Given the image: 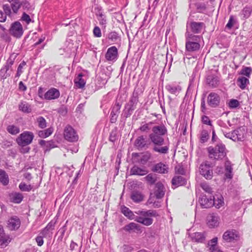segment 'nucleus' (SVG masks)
<instances>
[{
    "mask_svg": "<svg viewBox=\"0 0 252 252\" xmlns=\"http://www.w3.org/2000/svg\"><path fill=\"white\" fill-rule=\"evenodd\" d=\"M20 224V219L16 216H13L8 220L6 227L10 230H15L19 228Z\"/></svg>",
    "mask_w": 252,
    "mask_h": 252,
    "instance_id": "2eb2a0df",
    "label": "nucleus"
},
{
    "mask_svg": "<svg viewBox=\"0 0 252 252\" xmlns=\"http://www.w3.org/2000/svg\"><path fill=\"white\" fill-rule=\"evenodd\" d=\"M210 250L211 252H223L215 245H211L210 247Z\"/></svg>",
    "mask_w": 252,
    "mask_h": 252,
    "instance_id": "e2e57ef3",
    "label": "nucleus"
},
{
    "mask_svg": "<svg viewBox=\"0 0 252 252\" xmlns=\"http://www.w3.org/2000/svg\"><path fill=\"white\" fill-rule=\"evenodd\" d=\"M33 134L30 131H25L17 138L18 144L21 146H26L31 144L33 139Z\"/></svg>",
    "mask_w": 252,
    "mask_h": 252,
    "instance_id": "0eeeda50",
    "label": "nucleus"
},
{
    "mask_svg": "<svg viewBox=\"0 0 252 252\" xmlns=\"http://www.w3.org/2000/svg\"><path fill=\"white\" fill-rule=\"evenodd\" d=\"M10 242L9 237L6 235L2 226L0 225V246L1 247L6 246Z\"/></svg>",
    "mask_w": 252,
    "mask_h": 252,
    "instance_id": "b1692460",
    "label": "nucleus"
},
{
    "mask_svg": "<svg viewBox=\"0 0 252 252\" xmlns=\"http://www.w3.org/2000/svg\"><path fill=\"white\" fill-rule=\"evenodd\" d=\"M122 213L128 219L134 220L135 221L146 226H149L153 223V220L149 217L157 216L156 211L154 210L138 211L135 212L138 216H135L129 208L125 206L122 208Z\"/></svg>",
    "mask_w": 252,
    "mask_h": 252,
    "instance_id": "f03ea898",
    "label": "nucleus"
},
{
    "mask_svg": "<svg viewBox=\"0 0 252 252\" xmlns=\"http://www.w3.org/2000/svg\"><path fill=\"white\" fill-rule=\"evenodd\" d=\"M234 135V141H242L244 139V134L241 128H237L233 130Z\"/></svg>",
    "mask_w": 252,
    "mask_h": 252,
    "instance_id": "c9c22d12",
    "label": "nucleus"
},
{
    "mask_svg": "<svg viewBox=\"0 0 252 252\" xmlns=\"http://www.w3.org/2000/svg\"><path fill=\"white\" fill-rule=\"evenodd\" d=\"M0 182L4 186L7 185L9 183L8 175L6 172L0 169Z\"/></svg>",
    "mask_w": 252,
    "mask_h": 252,
    "instance_id": "473e14b6",
    "label": "nucleus"
},
{
    "mask_svg": "<svg viewBox=\"0 0 252 252\" xmlns=\"http://www.w3.org/2000/svg\"><path fill=\"white\" fill-rule=\"evenodd\" d=\"M153 122H150L148 124H146L142 126H141L139 128V129L142 132H147L149 130H150V127H149V125L153 124Z\"/></svg>",
    "mask_w": 252,
    "mask_h": 252,
    "instance_id": "4d7b16f0",
    "label": "nucleus"
},
{
    "mask_svg": "<svg viewBox=\"0 0 252 252\" xmlns=\"http://www.w3.org/2000/svg\"><path fill=\"white\" fill-rule=\"evenodd\" d=\"M123 250L124 252H131L133 251V248L131 246L125 245L123 246Z\"/></svg>",
    "mask_w": 252,
    "mask_h": 252,
    "instance_id": "69168bd1",
    "label": "nucleus"
},
{
    "mask_svg": "<svg viewBox=\"0 0 252 252\" xmlns=\"http://www.w3.org/2000/svg\"><path fill=\"white\" fill-rule=\"evenodd\" d=\"M26 65V62L23 61L18 66L16 73V77H19L22 73L23 66Z\"/></svg>",
    "mask_w": 252,
    "mask_h": 252,
    "instance_id": "5fc2aeb1",
    "label": "nucleus"
},
{
    "mask_svg": "<svg viewBox=\"0 0 252 252\" xmlns=\"http://www.w3.org/2000/svg\"><path fill=\"white\" fill-rule=\"evenodd\" d=\"M186 180L180 175L175 176L172 179V184L173 186L179 187L183 186L186 183Z\"/></svg>",
    "mask_w": 252,
    "mask_h": 252,
    "instance_id": "bb28decb",
    "label": "nucleus"
},
{
    "mask_svg": "<svg viewBox=\"0 0 252 252\" xmlns=\"http://www.w3.org/2000/svg\"><path fill=\"white\" fill-rule=\"evenodd\" d=\"M9 199L12 202L20 203L23 199V196L19 192H12L9 194Z\"/></svg>",
    "mask_w": 252,
    "mask_h": 252,
    "instance_id": "cd10ccee",
    "label": "nucleus"
},
{
    "mask_svg": "<svg viewBox=\"0 0 252 252\" xmlns=\"http://www.w3.org/2000/svg\"><path fill=\"white\" fill-rule=\"evenodd\" d=\"M2 9L3 10L4 12V14L6 16L7 15V16H8L9 17L11 16L12 12H11V10L10 7V6L8 4H5L3 5Z\"/></svg>",
    "mask_w": 252,
    "mask_h": 252,
    "instance_id": "603ef678",
    "label": "nucleus"
},
{
    "mask_svg": "<svg viewBox=\"0 0 252 252\" xmlns=\"http://www.w3.org/2000/svg\"><path fill=\"white\" fill-rule=\"evenodd\" d=\"M145 180L150 185L155 183L157 180V177L152 173L149 174L145 177Z\"/></svg>",
    "mask_w": 252,
    "mask_h": 252,
    "instance_id": "79ce46f5",
    "label": "nucleus"
},
{
    "mask_svg": "<svg viewBox=\"0 0 252 252\" xmlns=\"http://www.w3.org/2000/svg\"><path fill=\"white\" fill-rule=\"evenodd\" d=\"M167 132V130L164 125L154 126L152 128V133L149 137L154 144L153 150L160 154H166L169 151V145H163L164 139L163 136Z\"/></svg>",
    "mask_w": 252,
    "mask_h": 252,
    "instance_id": "f257e3e1",
    "label": "nucleus"
},
{
    "mask_svg": "<svg viewBox=\"0 0 252 252\" xmlns=\"http://www.w3.org/2000/svg\"><path fill=\"white\" fill-rule=\"evenodd\" d=\"M144 195L139 191L133 190L130 195V198L135 203L141 202L144 200Z\"/></svg>",
    "mask_w": 252,
    "mask_h": 252,
    "instance_id": "393cba45",
    "label": "nucleus"
},
{
    "mask_svg": "<svg viewBox=\"0 0 252 252\" xmlns=\"http://www.w3.org/2000/svg\"><path fill=\"white\" fill-rule=\"evenodd\" d=\"M105 57L108 61H116L118 57L117 48L115 46H112L109 48L105 54Z\"/></svg>",
    "mask_w": 252,
    "mask_h": 252,
    "instance_id": "ddd939ff",
    "label": "nucleus"
},
{
    "mask_svg": "<svg viewBox=\"0 0 252 252\" xmlns=\"http://www.w3.org/2000/svg\"><path fill=\"white\" fill-rule=\"evenodd\" d=\"M93 33L95 37H100L101 36V32L100 28L95 26L93 30Z\"/></svg>",
    "mask_w": 252,
    "mask_h": 252,
    "instance_id": "864d4df0",
    "label": "nucleus"
},
{
    "mask_svg": "<svg viewBox=\"0 0 252 252\" xmlns=\"http://www.w3.org/2000/svg\"><path fill=\"white\" fill-rule=\"evenodd\" d=\"M36 242L38 245V246H41L44 243L43 240V237L41 236H37L35 239Z\"/></svg>",
    "mask_w": 252,
    "mask_h": 252,
    "instance_id": "338daca9",
    "label": "nucleus"
},
{
    "mask_svg": "<svg viewBox=\"0 0 252 252\" xmlns=\"http://www.w3.org/2000/svg\"><path fill=\"white\" fill-rule=\"evenodd\" d=\"M199 201L203 208H208L215 204V198L214 196H210L208 198L206 196H203L199 198Z\"/></svg>",
    "mask_w": 252,
    "mask_h": 252,
    "instance_id": "dca6fc26",
    "label": "nucleus"
},
{
    "mask_svg": "<svg viewBox=\"0 0 252 252\" xmlns=\"http://www.w3.org/2000/svg\"><path fill=\"white\" fill-rule=\"evenodd\" d=\"M252 9L250 7L246 6L241 11V14L243 18H248L251 15Z\"/></svg>",
    "mask_w": 252,
    "mask_h": 252,
    "instance_id": "4c0bfd02",
    "label": "nucleus"
},
{
    "mask_svg": "<svg viewBox=\"0 0 252 252\" xmlns=\"http://www.w3.org/2000/svg\"><path fill=\"white\" fill-rule=\"evenodd\" d=\"M97 19L99 21V24L102 28H105L107 24L106 16L103 13L99 16L97 17Z\"/></svg>",
    "mask_w": 252,
    "mask_h": 252,
    "instance_id": "a19ab883",
    "label": "nucleus"
},
{
    "mask_svg": "<svg viewBox=\"0 0 252 252\" xmlns=\"http://www.w3.org/2000/svg\"><path fill=\"white\" fill-rule=\"evenodd\" d=\"M37 121L39 127L41 128H44L46 127V122L43 117H39L37 118Z\"/></svg>",
    "mask_w": 252,
    "mask_h": 252,
    "instance_id": "8fccbe9b",
    "label": "nucleus"
},
{
    "mask_svg": "<svg viewBox=\"0 0 252 252\" xmlns=\"http://www.w3.org/2000/svg\"><path fill=\"white\" fill-rule=\"evenodd\" d=\"M191 240L197 243H204L206 237L203 233L195 232L189 235Z\"/></svg>",
    "mask_w": 252,
    "mask_h": 252,
    "instance_id": "5701e85b",
    "label": "nucleus"
},
{
    "mask_svg": "<svg viewBox=\"0 0 252 252\" xmlns=\"http://www.w3.org/2000/svg\"><path fill=\"white\" fill-rule=\"evenodd\" d=\"M225 177L227 179H231L233 177L232 174V167L231 164V162L229 160H227L225 162Z\"/></svg>",
    "mask_w": 252,
    "mask_h": 252,
    "instance_id": "c85d7f7f",
    "label": "nucleus"
},
{
    "mask_svg": "<svg viewBox=\"0 0 252 252\" xmlns=\"http://www.w3.org/2000/svg\"><path fill=\"white\" fill-rule=\"evenodd\" d=\"M252 72V69L251 67H244L241 70V74L249 77Z\"/></svg>",
    "mask_w": 252,
    "mask_h": 252,
    "instance_id": "09e8293b",
    "label": "nucleus"
},
{
    "mask_svg": "<svg viewBox=\"0 0 252 252\" xmlns=\"http://www.w3.org/2000/svg\"><path fill=\"white\" fill-rule=\"evenodd\" d=\"M11 8L14 13H17L21 7V3L18 0H11Z\"/></svg>",
    "mask_w": 252,
    "mask_h": 252,
    "instance_id": "e433bc0d",
    "label": "nucleus"
},
{
    "mask_svg": "<svg viewBox=\"0 0 252 252\" xmlns=\"http://www.w3.org/2000/svg\"><path fill=\"white\" fill-rule=\"evenodd\" d=\"M21 20L26 22L27 24H29L31 22V19L29 15L25 12H24L21 17Z\"/></svg>",
    "mask_w": 252,
    "mask_h": 252,
    "instance_id": "13d9d810",
    "label": "nucleus"
},
{
    "mask_svg": "<svg viewBox=\"0 0 252 252\" xmlns=\"http://www.w3.org/2000/svg\"><path fill=\"white\" fill-rule=\"evenodd\" d=\"M234 24V19L232 16H231L229 18V21L226 25V27L228 29H230L232 28Z\"/></svg>",
    "mask_w": 252,
    "mask_h": 252,
    "instance_id": "680f3d73",
    "label": "nucleus"
},
{
    "mask_svg": "<svg viewBox=\"0 0 252 252\" xmlns=\"http://www.w3.org/2000/svg\"><path fill=\"white\" fill-rule=\"evenodd\" d=\"M10 31L11 33L16 37H20L23 33L22 26L18 21L12 24Z\"/></svg>",
    "mask_w": 252,
    "mask_h": 252,
    "instance_id": "f8f14e48",
    "label": "nucleus"
},
{
    "mask_svg": "<svg viewBox=\"0 0 252 252\" xmlns=\"http://www.w3.org/2000/svg\"><path fill=\"white\" fill-rule=\"evenodd\" d=\"M195 6L198 12L199 13L203 12L206 9V5L204 3H195Z\"/></svg>",
    "mask_w": 252,
    "mask_h": 252,
    "instance_id": "3c124183",
    "label": "nucleus"
},
{
    "mask_svg": "<svg viewBox=\"0 0 252 252\" xmlns=\"http://www.w3.org/2000/svg\"><path fill=\"white\" fill-rule=\"evenodd\" d=\"M165 188L161 182H158L155 185V195L157 199L162 198L165 194Z\"/></svg>",
    "mask_w": 252,
    "mask_h": 252,
    "instance_id": "aec40b11",
    "label": "nucleus"
},
{
    "mask_svg": "<svg viewBox=\"0 0 252 252\" xmlns=\"http://www.w3.org/2000/svg\"><path fill=\"white\" fill-rule=\"evenodd\" d=\"M199 172L207 180H210L213 178V170L207 162H203L200 165Z\"/></svg>",
    "mask_w": 252,
    "mask_h": 252,
    "instance_id": "9d476101",
    "label": "nucleus"
},
{
    "mask_svg": "<svg viewBox=\"0 0 252 252\" xmlns=\"http://www.w3.org/2000/svg\"><path fill=\"white\" fill-rule=\"evenodd\" d=\"M134 146L138 150L146 149L148 148L147 140L143 136H140L136 139Z\"/></svg>",
    "mask_w": 252,
    "mask_h": 252,
    "instance_id": "a211bd4d",
    "label": "nucleus"
},
{
    "mask_svg": "<svg viewBox=\"0 0 252 252\" xmlns=\"http://www.w3.org/2000/svg\"><path fill=\"white\" fill-rule=\"evenodd\" d=\"M123 229L129 233L131 232H135L137 233L142 232L141 226L135 222H130L125 225L123 227Z\"/></svg>",
    "mask_w": 252,
    "mask_h": 252,
    "instance_id": "4be33fe9",
    "label": "nucleus"
},
{
    "mask_svg": "<svg viewBox=\"0 0 252 252\" xmlns=\"http://www.w3.org/2000/svg\"><path fill=\"white\" fill-rule=\"evenodd\" d=\"M19 188L23 191H30L32 189V186L31 185H27L25 183H21Z\"/></svg>",
    "mask_w": 252,
    "mask_h": 252,
    "instance_id": "37998d69",
    "label": "nucleus"
},
{
    "mask_svg": "<svg viewBox=\"0 0 252 252\" xmlns=\"http://www.w3.org/2000/svg\"><path fill=\"white\" fill-rule=\"evenodd\" d=\"M60 95L59 91L54 88L49 89L44 94V98L47 100L55 99Z\"/></svg>",
    "mask_w": 252,
    "mask_h": 252,
    "instance_id": "6ab92c4d",
    "label": "nucleus"
},
{
    "mask_svg": "<svg viewBox=\"0 0 252 252\" xmlns=\"http://www.w3.org/2000/svg\"><path fill=\"white\" fill-rule=\"evenodd\" d=\"M107 37L109 40L113 42L116 41L120 38L118 34L115 32H111L109 33Z\"/></svg>",
    "mask_w": 252,
    "mask_h": 252,
    "instance_id": "49530a36",
    "label": "nucleus"
},
{
    "mask_svg": "<svg viewBox=\"0 0 252 252\" xmlns=\"http://www.w3.org/2000/svg\"><path fill=\"white\" fill-rule=\"evenodd\" d=\"M165 89L171 94L177 95L181 90V88L179 85L174 84H168L165 86Z\"/></svg>",
    "mask_w": 252,
    "mask_h": 252,
    "instance_id": "7c9ffc66",
    "label": "nucleus"
},
{
    "mask_svg": "<svg viewBox=\"0 0 252 252\" xmlns=\"http://www.w3.org/2000/svg\"><path fill=\"white\" fill-rule=\"evenodd\" d=\"M64 139L70 142H76L79 137L75 129L70 126H67L64 129Z\"/></svg>",
    "mask_w": 252,
    "mask_h": 252,
    "instance_id": "6e6552de",
    "label": "nucleus"
},
{
    "mask_svg": "<svg viewBox=\"0 0 252 252\" xmlns=\"http://www.w3.org/2000/svg\"><path fill=\"white\" fill-rule=\"evenodd\" d=\"M209 139V134L206 130L201 131L200 136V141L202 143L206 142Z\"/></svg>",
    "mask_w": 252,
    "mask_h": 252,
    "instance_id": "ea45409f",
    "label": "nucleus"
},
{
    "mask_svg": "<svg viewBox=\"0 0 252 252\" xmlns=\"http://www.w3.org/2000/svg\"><path fill=\"white\" fill-rule=\"evenodd\" d=\"M205 28V25L204 23L192 21L187 23L186 31L188 28L189 31L193 34H199L201 33Z\"/></svg>",
    "mask_w": 252,
    "mask_h": 252,
    "instance_id": "1a4fd4ad",
    "label": "nucleus"
},
{
    "mask_svg": "<svg viewBox=\"0 0 252 252\" xmlns=\"http://www.w3.org/2000/svg\"><path fill=\"white\" fill-rule=\"evenodd\" d=\"M206 82L209 86L215 88L218 86L219 80L217 76L214 75H210L207 77Z\"/></svg>",
    "mask_w": 252,
    "mask_h": 252,
    "instance_id": "a878e982",
    "label": "nucleus"
},
{
    "mask_svg": "<svg viewBox=\"0 0 252 252\" xmlns=\"http://www.w3.org/2000/svg\"><path fill=\"white\" fill-rule=\"evenodd\" d=\"M118 116L119 115L110 113V123H115L117 121Z\"/></svg>",
    "mask_w": 252,
    "mask_h": 252,
    "instance_id": "0e129e2a",
    "label": "nucleus"
},
{
    "mask_svg": "<svg viewBox=\"0 0 252 252\" xmlns=\"http://www.w3.org/2000/svg\"><path fill=\"white\" fill-rule=\"evenodd\" d=\"M121 106V104H120L119 102H116L115 104L112 108L111 113L119 115L120 112Z\"/></svg>",
    "mask_w": 252,
    "mask_h": 252,
    "instance_id": "de8ad7c7",
    "label": "nucleus"
},
{
    "mask_svg": "<svg viewBox=\"0 0 252 252\" xmlns=\"http://www.w3.org/2000/svg\"><path fill=\"white\" fill-rule=\"evenodd\" d=\"M168 170V165L162 162L155 164L152 168V171L161 174H167Z\"/></svg>",
    "mask_w": 252,
    "mask_h": 252,
    "instance_id": "4468645a",
    "label": "nucleus"
},
{
    "mask_svg": "<svg viewBox=\"0 0 252 252\" xmlns=\"http://www.w3.org/2000/svg\"><path fill=\"white\" fill-rule=\"evenodd\" d=\"M130 173L132 175L143 176L147 174L148 171L144 168L135 165L131 168Z\"/></svg>",
    "mask_w": 252,
    "mask_h": 252,
    "instance_id": "c756f323",
    "label": "nucleus"
},
{
    "mask_svg": "<svg viewBox=\"0 0 252 252\" xmlns=\"http://www.w3.org/2000/svg\"><path fill=\"white\" fill-rule=\"evenodd\" d=\"M220 101V95L214 92L210 93L207 97L208 104L211 107L215 108L218 106Z\"/></svg>",
    "mask_w": 252,
    "mask_h": 252,
    "instance_id": "9b49d317",
    "label": "nucleus"
},
{
    "mask_svg": "<svg viewBox=\"0 0 252 252\" xmlns=\"http://www.w3.org/2000/svg\"><path fill=\"white\" fill-rule=\"evenodd\" d=\"M7 130L12 135H15L20 132V128L14 125L8 126L7 127Z\"/></svg>",
    "mask_w": 252,
    "mask_h": 252,
    "instance_id": "58836bf2",
    "label": "nucleus"
},
{
    "mask_svg": "<svg viewBox=\"0 0 252 252\" xmlns=\"http://www.w3.org/2000/svg\"><path fill=\"white\" fill-rule=\"evenodd\" d=\"M94 12L95 13L96 17L99 16L100 15L103 13V12L102 11L101 7L98 5L94 7Z\"/></svg>",
    "mask_w": 252,
    "mask_h": 252,
    "instance_id": "bf43d9fd",
    "label": "nucleus"
},
{
    "mask_svg": "<svg viewBox=\"0 0 252 252\" xmlns=\"http://www.w3.org/2000/svg\"><path fill=\"white\" fill-rule=\"evenodd\" d=\"M249 83V80L245 77H239L237 79V84L239 87L243 90L246 88V86Z\"/></svg>",
    "mask_w": 252,
    "mask_h": 252,
    "instance_id": "f704fd0d",
    "label": "nucleus"
},
{
    "mask_svg": "<svg viewBox=\"0 0 252 252\" xmlns=\"http://www.w3.org/2000/svg\"><path fill=\"white\" fill-rule=\"evenodd\" d=\"M118 138L117 128L115 127L110 133L109 140L112 142H115Z\"/></svg>",
    "mask_w": 252,
    "mask_h": 252,
    "instance_id": "c03bdc74",
    "label": "nucleus"
},
{
    "mask_svg": "<svg viewBox=\"0 0 252 252\" xmlns=\"http://www.w3.org/2000/svg\"><path fill=\"white\" fill-rule=\"evenodd\" d=\"M207 224L209 227H217L219 224V218L216 214H212L207 217Z\"/></svg>",
    "mask_w": 252,
    "mask_h": 252,
    "instance_id": "412c9836",
    "label": "nucleus"
},
{
    "mask_svg": "<svg viewBox=\"0 0 252 252\" xmlns=\"http://www.w3.org/2000/svg\"><path fill=\"white\" fill-rule=\"evenodd\" d=\"M207 150L209 158L215 160L224 159L226 157L228 152L225 145L221 142L217 143L214 146H210Z\"/></svg>",
    "mask_w": 252,
    "mask_h": 252,
    "instance_id": "20e7f679",
    "label": "nucleus"
},
{
    "mask_svg": "<svg viewBox=\"0 0 252 252\" xmlns=\"http://www.w3.org/2000/svg\"><path fill=\"white\" fill-rule=\"evenodd\" d=\"M239 105V101L236 99H231L229 101V106L232 108H235L237 107Z\"/></svg>",
    "mask_w": 252,
    "mask_h": 252,
    "instance_id": "6e6d98bb",
    "label": "nucleus"
},
{
    "mask_svg": "<svg viewBox=\"0 0 252 252\" xmlns=\"http://www.w3.org/2000/svg\"><path fill=\"white\" fill-rule=\"evenodd\" d=\"M222 238L226 242H231L238 239V235L235 230H227L224 233Z\"/></svg>",
    "mask_w": 252,
    "mask_h": 252,
    "instance_id": "f3484780",
    "label": "nucleus"
},
{
    "mask_svg": "<svg viewBox=\"0 0 252 252\" xmlns=\"http://www.w3.org/2000/svg\"><path fill=\"white\" fill-rule=\"evenodd\" d=\"M19 109L24 113H29L32 111L31 105L26 101L20 102L19 105Z\"/></svg>",
    "mask_w": 252,
    "mask_h": 252,
    "instance_id": "2f4dec72",
    "label": "nucleus"
},
{
    "mask_svg": "<svg viewBox=\"0 0 252 252\" xmlns=\"http://www.w3.org/2000/svg\"><path fill=\"white\" fill-rule=\"evenodd\" d=\"M83 74L80 73L74 79V83L79 88H83L86 84L85 80L82 79Z\"/></svg>",
    "mask_w": 252,
    "mask_h": 252,
    "instance_id": "72a5a7b5",
    "label": "nucleus"
},
{
    "mask_svg": "<svg viewBox=\"0 0 252 252\" xmlns=\"http://www.w3.org/2000/svg\"><path fill=\"white\" fill-rule=\"evenodd\" d=\"M151 154L148 152L134 153L132 154V160L133 163L140 165H145L151 158Z\"/></svg>",
    "mask_w": 252,
    "mask_h": 252,
    "instance_id": "423d86ee",
    "label": "nucleus"
},
{
    "mask_svg": "<svg viewBox=\"0 0 252 252\" xmlns=\"http://www.w3.org/2000/svg\"><path fill=\"white\" fill-rule=\"evenodd\" d=\"M202 39L201 35L193 34L189 31L188 28L185 33L186 52L195 53L198 51L200 49V43Z\"/></svg>",
    "mask_w": 252,
    "mask_h": 252,
    "instance_id": "7ed1b4c3",
    "label": "nucleus"
},
{
    "mask_svg": "<svg viewBox=\"0 0 252 252\" xmlns=\"http://www.w3.org/2000/svg\"><path fill=\"white\" fill-rule=\"evenodd\" d=\"M223 134L225 137L234 141V135L233 134V131L231 132H223Z\"/></svg>",
    "mask_w": 252,
    "mask_h": 252,
    "instance_id": "774afa93",
    "label": "nucleus"
},
{
    "mask_svg": "<svg viewBox=\"0 0 252 252\" xmlns=\"http://www.w3.org/2000/svg\"><path fill=\"white\" fill-rule=\"evenodd\" d=\"M201 188L207 193L212 194L213 191L211 187L206 183H202L200 184Z\"/></svg>",
    "mask_w": 252,
    "mask_h": 252,
    "instance_id": "a18cd8bd",
    "label": "nucleus"
},
{
    "mask_svg": "<svg viewBox=\"0 0 252 252\" xmlns=\"http://www.w3.org/2000/svg\"><path fill=\"white\" fill-rule=\"evenodd\" d=\"M138 102V94L135 90L133 92L132 95L129 102L125 105V115L126 118L129 117L136 108Z\"/></svg>",
    "mask_w": 252,
    "mask_h": 252,
    "instance_id": "39448f33",
    "label": "nucleus"
},
{
    "mask_svg": "<svg viewBox=\"0 0 252 252\" xmlns=\"http://www.w3.org/2000/svg\"><path fill=\"white\" fill-rule=\"evenodd\" d=\"M202 122L203 124L209 126H211L212 123L209 118L207 116H203L202 117Z\"/></svg>",
    "mask_w": 252,
    "mask_h": 252,
    "instance_id": "052dcab7",
    "label": "nucleus"
}]
</instances>
